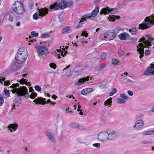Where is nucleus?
I'll list each match as a JSON object with an SVG mask.
<instances>
[{
	"instance_id": "79ce46f5",
	"label": "nucleus",
	"mask_w": 154,
	"mask_h": 154,
	"mask_svg": "<svg viewBox=\"0 0 154 154\" xmlns=\"http://www.w3.org/2000/svg\"><path fill=\"white\" fill-rule=\"evenodd\" d=\"M49 66L51 68H53L54 69H56V64L54 63H51L49 64Z\"/></svg>"
},
{
	"instance_id": "7ed1b4c3",
	"label": "nucleus",
	"mask_w": 154,
	"mask_h": 154,
	"mask_svg": "<svg viewBox=\"0 0 154 154\" xmlns=\"http://www.w3.org/2000/svg\"><path fill=\"white\" fill-rule=\"evenodd\" d=\"M154 14L146 17L142 23L139 25V29H145L152 26L154 25Z\"/></svg>"
},
{
	"instance_id": "dca6fc26",
	"label": "nucleus",
	"mask_w": 154,
	"mask_h": 154,
	"mask_svg": "<svg viewBox=\"0 0 154 154\" xmlns=\"http://www.w3.org/2000/svg\"><path fill=\"white\" fill-rule=\"evenodd\" d=\"M144 122L142 120H138L136 121L134 125L133 126L134 128H141L143 126Z\"/></svg>"
},
{
	"instance_id": "e2e57ef3",
	"label": "nucleus",
	"mask_w": 154,
	"mask_h": 154,
	"mask_svg": "<svg viewBox=\"0 0 154 154\" xmlns=\"http://www.w3.org/2000/svg\"><path fill=\"white\" fill-rule=\"evenodd\" d=\"M53 55H54V56L56 57H57L59 55H60V54H58L57 52L56 51H54V53H53Z\"/></svg>"
},
{
	"instance_id": "6e6d98bb",
	"label": "nucleus",
	"mask_w": 154,
	"mask_h": 154,
	"mask_svg": "<svg viewBox=\"0 0 154 154\" xmlns=\"http://www.w3.org/2000/svg\"><path fill=\"white\" fill-rule=\"evenodd\" d=\"M93 146L97 148H99L100 147V144L99 143H95L93 144Z\"/></svg>"
},
{
	"instance_id": "e433bc0d",
	"label": "nucleus",
	"mask_w": 154,
	"mask_h": 154,
	"mask_svg": "<svg viewBox=\"0 0 154 154\" xmlns=\"http://www.w3.org/2000/svg\"><path fill=\"white\" fill-rule=\"evenodd\" d=\"M50 36V33L49 32H46L43 34L42 35V38H45L49 37Z\"/></svg>"
},
{
	"instance_id": "7c9ffc66",
	"label": "nucleus",
	"mask_w": 154,
	"mask_h": 154,
	"mask_svg": "<svg viewBox=\"0 0 154 154\" xmlns=\"http://www.w3.org/2000/svg\"><path fill=\"white\" fill-rule=\"evenodd\" d=\"M116 102L119 104L124 103L126 102V100L121 98H118L116 99Z\"/></svg>"
},
{
	"instance_id": "cd10ccee",
	"label": "nucleus",
	"mask_w": 154,
	"mask_h": 154,
	"mask_svg": "<svg viewBox=\"0 0 154 154\" xmlns=\"http://www.w3.org/2000/svg\"><path fill=\"white\" fill-rule=\"evenodd\" d=\"M129 32L131 35H135L137 32V30L135 27H133L129 29Z\"/></svg>"
},
{
	"instance_id": "473e14b6",
	"label": "nucleus",
	"mask_w": 154,
	"mask_h": 154,
	"mask_svg": "<svg viewBox=\"0 0 154 154\" xmlns=\"http://www.w3.org/2000/svg\"><path fill=\"white\" fill-rule=\"evenodd\" d=\"M100 38L102 40H107V33L101 34L100 36Z\"/></svg>"
},
{
	"instance_id": "f03ea898",
	"label": "nucleus",
	"mask_w": 154,
	"mask_h": 154,
	"mask_svg": "<svg viewBox=\"0 0 154 154\" xmlns=\"http://www.w3.org/2000/svg\"><path fill=\"white\" fill-rule=\"evenodd\" d=\"M28 53L26 48H20L17 52L15 59L21 64L23 63L27 58Z\"/></svg>"
},
{
	"instance_id": "de8ad7c7",
	"label": "nucleus",
	"mask_w": 154,
	"mask_h": 154,
	"mask_svg": "<svg viewBox=\"0 0 154 154\" xmlns=\"http://www.w3.org/2000/svg\"><path fill=\"white\" fill-rule=\"evenodd\" d=\"M34 88L35 89L38 91H40L41 90V88L38 85H35Z\"/></svg>"
},
{
	"instance_id": "8fccbe9b",
	"label": "nucleus",
	"mask_w": 154,
	"mask_h": 154,
	"mask_svg": "<svg viewBox=\"0 0 154 154\" xmlns=\"http://www.w3.org/2000/svg\"><path fill=\"white\" fill-rule=\"evenodd\" d=\"M83 23H83V20L82 21V20H80L79 21L78 25L76 26L77 28H80Z\"/></svg>"
},
{
	"instance_id": "20e7f679",
	"label": "nucleus",
	"mask_w": 154,
	"mask_h": 154,
	"mask_svg": "<svg viewBox=\"0 0 154 154\" xmlns=\"http://www.w3.org/2000/svg\"><path fill=\"white\" fill-rule=\"evenodd\" d=\"M137 47V53L140 54L139 58L140 59L143 57L144 54L146 56H147L149 55L151 53L150 50H146L145 53H144V48L146 47L142 43H140Z\"/></svg>"
},
{
	"instance_id": "bf43d9fd",
	"label": "nucleus",
	"mask_w": 154,
	"mask_h": 154,
	"mask_svg": "<svg viewBox=\"0 0 154 154\" xmlns=\"http://www.w3.org/2000/svg\"><path fill=\"white\" fill-rule=\"evenodd\" d=\"M131 42L134 43L137 41V39L136 38H132L131 39Z\"/></svg>"
},
{
	"instance_id": "052dcab7",
	"label": "nucleus",
	"mask_w": 154,
	"mask_h": 154,
	"mask_svg": "<svg viewBox=\"0 0 154 154\" xmlns=\"http://www.w3.org/2000/svg\"><path fill=\"white\" fill-rule=\"evenodd\" d=\"M144 115L142 114H139L137 116V118L138 119H141L144 116Z\"/></svg>"
},
{
	"instance_id": "5701e85b",
	"label": "nucleus",
	"mask_w": 154,
	"mask_h": 154,
	"mask_svg": "<svg viewBox=\"0 0 154 154\" xmlns=\"http://www.w3.org/2000/svg\"><path fill=\"white\" fill-rule=\"evenodd\" d=\"M69 2H66L64 1H61L59 3L60 6V8L61 9H63L65 8L66 6H68Z\"/></svg>"
},
{
	"instance_id": "a211bd4d",
	"label": "nucleus",
	"mask_w": 154,
	"mask_h": 154,
	"mask_svg": "<svg viewBox=\"0 0 154 154\" xmlns=\"http://www.w3.org/2000/svg\"><path fill=\"white\" fill-rule=\"evenodd\" d=\"M19 86V85L18 83L13 84L11 87L13 89L11 90V92L13 94L17 93V92L18 91V89L17 87H18Z\"/></svg>"
},
{
	"instance_id": "f704fd0d",
	"label": "nucleus",
	"mask_w": 154,
	"mask_h": 154,
	"mask_svg": "<svg viewBox=\"0 0 154 154\" xmlns=\"http://www.w3.org/2000/svg\"><path fill=\"white\" fill-rule=\"evenodd\" d=\"M20 150L23 152L26 153L28 150V148L27 146H24L21 148Z\"/></svg>"
},
{
	"instance_id": "37998d69",
	"label": "nucleus",
	"mask_w": 154,
	"mask_h": 154,
	"mask_svg": "<svg viewBox=\"0 0 154 154\" xmlns=\"http://www.w3.org/2000/svg\"><path fill=\"white\" fill-rule=\"evenodd\" d=\"M117 92V89L116 88H114L113 89L112 91L110 92L109 94V95L112 96L115 94Z\"/></svg>"
},
{
	"instance_id": "6e6552de",
	"label": "nucleus",
	"mask_w": 154,
	"mask_h": 154,
	"mask_svg": "<svg viewBox=\"0 0 154 154\" xmlns=\"http://www.w3.org/2000/svg\"><path fill=\"white\" fill-rule=\"evenodd\" d=\"M108 140H112L115 139L119 136V134L117 131L113 130L107 131Z\"/></svg>"
},
{
	"instance_id": "2eb2a0df",
	"label": "nucleus",
	"mask_w": 154,
	"mask_h": 154,
	"mask_svg": "<svg viewBox=\"0 0 154 154\" xmlns=\"http://www.w3.org/2000/svg\"><path fill=\"white\" fill-rule=\"evenodd\" d=\"M89 76H87L86 77H84L82 78L79 79L74 84L75 86H80L83 84L84 82L86 81H88L89 80Z\"/></svg>"
},
{
	"instance_id": "338daca9",
	"label": "nucleus",
	"mask_w": 154,
	"mask_h": 154,
	"mask_svg": "<svg viewBox=\"0 0 154 154\" xmlns=\"http://www.w3.org/2000/svg\"><path fill=\"white\" fill-rule=\"evenodd\" d=\"M141 143H143V144H147V143H149V142L143 141H142L141 142Z\"/></svg>"
},
{
	"instance_id": "69168bd1",
	"label": "nucleus",
	"mask_w": 154,
	"mask_h": 154,
	"mask_svg": "<svg viewBox=\"0 0 154 154\" xmlns=\"http://www.w3.org/2000/svg\"><path fill=\"white\" fill-rule=\"evenodd\" d=\"M29 37L30 39V42H33L34 41L36 40H35L33 38L32 39V37L30 36H29Z\"/></svg>"
},
{
	"instance_id": "bb28decb",
	"label": "nucleus",
	"mask_w": 154,
	"mask_h": 154,
	"mask_svg": "<svg viewBox=\"0 0 154 154\" xmlns=\"http://www.w3.org/2000/svg\"><path fill=\"white\" fill-rule=\"evenodd\" d=\"M91 17L90 14L88 13L82 16L81 20L83 21H87L88 20L90 19Z\"/></svg>"
},
{
	"instance_id": "13d9d810",
	"label": "nucleus",
	"mask_w": 154,
	"mask_h": 154,
	"mask_svg": "<svg viewBox=\"0 0 154 154\" xmlns=\"http://www.w3.org/2000/svg\"><path fill=\"white\" fill-rule=\"evenodd\" d=\"M102 69V67L100 66H97L95 68V70L96 71H99Z\"/></svg>"
},
{
	"instance_id": "c9c22d12",
	"label": "nucleus",
	"mask_w": 154,
	"mask_h": 154,
	"mask_svg": "<svg viewBox=\"0 0 154 154\" xmlns=\"http://www.w3.org/2000/svg\"><path fill=\"white\" fill-rule=\"evenodd\" d=\"M119 63L118 60L115 58H113L112 60V65H116Z\"/></svg>"
},
{
	"instance_id": "0e129e2a",
	"label": "nucleus",
	"mask_w": 154,
	"mask_h": 154,
	"mask_svg": "<svg viewBox=\"0 0 154 154\" xmlns=\"http://www.w3.org/2000/svg\"><path fill=\"white\" fill-rule=\"evenodd\" d=\"M125 79L126 80V82L127 83L133 82L131 80L128 79V78H126Z\"/></svg>"
},
{
	"instance_id": "774afa93",
	"label": "nucleus",
	"mask_w": 154,
	"mask_h": 154,
	"mask_svg": "<svg viewBox=\"0 0 154 154\" xmlns=\"http://www.w3.org/2000/svg\"><path fill=\"white\" fill-rule=\"evenodd\" d=\"M150 111L154 112V106H153L151 109Z\"/></svg>"
},
{
	"instance_id": "423d86ee",
	"label": "nucleus",
	"mask_w": 154,
	"mask_h": 154,
	"mask_svg": "<svg viewBox=\"0 0 154 154\" xmlns=\"http://www.w3.org/2000/svg\"><path fill=\"white\" fill-rule=\"evenodd\" d=\"M28 89L24 86H23L18 89L17 95L19 96H25V97L27 98L29 97L28 94Z\"/></svg>"
},
{
	"instance_id": "a878e982",
	"label": "nucleus",
	"mask_w": 154,
	"mask_h": 154,
	"mask_svg": "<svg viewBox=\"0 0 154 154\" xmlns=\"http://www.w3.org/2000/svg\"><path fill=\"white\" fill-rule=\"evenodd\" d=\"M60 8L59 3H55L54 4L50 6V9L51 10L53 9L54 10H57Z\"/></svg>"
},
{
	"instance_id": "09e8293b",
	"label": "nucleus",
	"mask_w": 154,
	"mask_h": 154,
	"mask_svg": "<svg viewBox=\"0 0 154 154\" xmlns=\"http://www.w3.org/2000/svg\"><path fill=\"white\" fill-rule=\"evenodd\" d=\"M34 4L33 2H30L29 3V7L31 10H32L34 8Z\"/></svg>"
},
{
	"instance_id": "c85d7f7f",
	"label": "nucleus",
	"mask_w": 154,
	"mask_h": 154,
	"mask_svg": "<svg viewBox=\"0 0 154 154\" xmlns=\"http://www.w3.org/2000/svg\"><path fill=\"white\" fill-rule=\"evenodd\" d=\"M141 133L144 135H152L154 134V131L149 130L146 131L142 132Z\"/></svg>"
},
{
	"instance_id": "412c9836",
	"label": "nucleus",
	"mask_w": 154,
	"mask_h": 154,
	"mask_svg": "<svg viewBox=\"0 0 154 154\" xmlns=\"http://www.w3.org/2000/svg\"><path fill=\"white\" fill-rule=\"evenodd\" d=\"M108 40H111L114 39L116 37V35L114 32H109L107 33Z\"/></svg>"
},
{
	"instance_id": "f8f14e48",
	"label": "nucleus",
	"mask_w": 154,
	"mask_h": 154,
	"mask_svg": "<svg viewBox=\"0 0 154 154\" xmlns=\"http://www.w3.org/2000/svg\"><path fill=\"white\" fill-rule=\"evenodd\" d=\"M116 11L115 9H112L110 10L109 7H106V8H103L102 9L100 12V14H105L109 12H110L111 14H114Z\"/></svg>"
},
{
	"instance_id": "5fc2aeb1",
	"label": "nucleus",
	"mask_w": 154,
	"mask_h": 154,
	"mask_svg": "<svg viewBox=\"0 0 154 154\" xmlns=\"http://www.w3.org/2000/svg\"><path fill=\"white\" fill-rule=\"evenodd\" d=\"M118 53L120 57H121V56H122L123 54V51L121 50L120 49L118 50Z\"/></svg>"
},
{
	"instance_id": "9b49d317",
	"label": "nucleus",
	"mask_w": 154,
	"mask_h": 154,
	"mask_svg": "<svg viewBox=\"0 0 154 154\" xmlns=\"http://www.w3.org/2000/svg\"><path fill=\"white\" fill-rule=\"evenodd\" d=\"M45 134L47 138L51 143L53 144H55L56 143V140L54 134L48 131H46Z\"/></svg>"
},
{
	"instance_id": "4468645a",
	"label": "nucleus",
	"mask_w": 154,
	"mask_h": 154,
	"mask_svg": "<svg viewBox=\"0 0 154 154\" xmlns=\"http://www.w3.org/2000/svg\"><path fill=\"white\" fill-rule=\"evenodd\" d=\"M37 50L39 53L42 54H46L48 53L47 48L41 45L37 47Z\"/></svg>"
},
{
	"instance_id": "c03bdc74",
	"label": "nucleus",
	"mask_w": 154,
	"mask_h": 154,
	"mask_svg": "<svg viewBox=\"0 0 154 154\" xmlns=\"http://www.w3.org/2000/svg\"><path fill=\"white\" fill-rule=\"evenodd\" d=\"M120 97L122 99H128V97L127 96H125V94H120Z\"/></svg>"
},
{
	"instance_id": "72a5a7b5",
	"label": "nucleus",
	"mask_w": 154,
	"mask_h": 154,
	"mask_svg": "<svg viewBox=\"0 0 154 154\" xmlns=\"http://www.w3.org/2000/svg\"><path fill=\"white\" fill-rule=\"evenodd\" d=\"M5 79V78L4 77V74L2 73L0 74V83L2 84L3 82H4Z\"/></svg>"
},
{
	"instance_id": "aec40b11",
	"label": "nucleus",
	"mask_w": 154,
	"mask_h": 154,
	"mask_svg": "<svg viewBox=\"0 0 154 154\" xmlns=\"http://www.w3.org/2000/svg\"><path fill=\"white\" fill-rule=\"evenodd\" d=\"M93 91V89L91 88H85L82 90V94L84 95H87L91 92Z\"/></svg>"
},
{
	"instance_id": "864d4df0",
	"label": "nucleus",
	"mask_w": 154,
	"mask_h": 154,
	"mask_svg": "<svg viewBox=\"0 0 154 154\" xmlns=\"http://www.w3.org/2000/svg\"><path fill=\"white\" fill-rule=\"evenodd\" d=\"M10 83V81H6L4 82V85L5 86H8L9 85Z\"/></svg>"
},
{
	"instance_id": "680f3d73",
	"label": "nucleus",
	"mask_w": 154,
	"mask_h": 154,
	"mask_svg": "<svg viewBox=\"0 0 154 154\" xmlns=\"http://www.w3.org/2000/svg\"><path fill=\"white\" fill-rule=\"evenodd\" d=\"M127 93L130 96H132L133 94V93L132 91L130 90L128 91H127Z\"/></svg>"
},
{
	"instance_id": "ddd939ff",
	"label": "nucleus",
	"mask_w": 154,
	"mask_h": 154,
	"mask_svg": "<svg viewBox=\"0 0 154 154\" xmlns=\"http://www.w3.org/2000/svg\"><path fill=\"white\" fill-rule=\"evenodd\" d=\"M151 74H154V64H151V66L148 67L144 72V75H147Z\"/></svg>"
},
{
	"instance_id": "4d7b16f0",
	"label": "nucleus",
	"mask_w": 154,
	"mask_h": 154,
	"mask_svg": "<svg viewBox=\"0 0 154 154\" xmlns=\"http://www.w3.org/2000/svg\"><path fill=\"white\" fill-rule=\"evenodd\" d=\"M100 88L102 89H106V86L105 85H100Z\"/></svg>"
},
{
	"instance_id": "f257e3e1",
	"label": "nucleus",
	"mask_w": 154,
	"mask_h": 154,
	"mask_svg": "<svg viewBox=\"0 0 154 154\" xmlns=\"http://www.w3.org/2000/svg\"><path fill=\"white\" fill-rule=\"evenodd\" d=\"M13 11H10L8 12L9 17L8 20L11 22L13 21L14 17L16 19L19 18L20 15L24 14L25 11V9L23 5L20 2L16 1L12 5Z\"/></svg>"
},
{
	"instance_id": "603ef678",
	"label": "nucleus",
	"mask_w": 154,
	"mask_h": 154,
	"mask_svg": "<svg viewBox=\"0 0 154 154\" xmlns=\"http://www.w3.org/2000/svg\"><path fill=\"white\" fill-rule=\"evenodd\" d=\"M82 35L83 36H84L85 37H87L88 36V34L87 32L85 31H84L82 32ZM82 35H81V36H82Z\"/></svg>"
},
{
	"instance_id": "4c0bfd02",
	"label": "nucleus",
	"mask_w": 154,
	"mask_h": 154,
	"mask_svg": "<svg viewBox=\"0 0 154 154\" xmlns=\"http://www.w3.org/2000/svg\"><path fill=\"white\" fill-rule=\"evenodd\" d=\"M108 18L109 19V20L110 21H114L116 19V17L114 15H109V17H108Z\"/></svg>"
},
{
	"instance_id": "49530a36",
	"label": "nucleus",
	"mask_w": 154,
	"mask_h": 154,
	"mask_svg": "<svg viewBox=\"0 0 154 154\" xmlns=\"http://www.w3.org/2000/svg\"><path fill=\"white\" fill-rule=\"evenodd\" d=\"M31 34L33 37H37L38 35V34L35 32V31H32L31 32Z\"/></svg>"
},
{
	"instance_id": "3c124183",
	"label": "nucleus",
	"mask_w": 154,
	"mask_h": 154,
	"mask_svg": "<svg viewBox=\"0 0 154 154\" xmlns=\"http://www.w3.org/2000/svg\"><path fill=\"white\" fill-rule=\"evenodd\" d=\"M106 57V54L105 53H103L101 54V58L102 59H105Z\"/></svg>"
},
{
	"instance_id": "ea45409f",
	"label": "nucleus",
	"mask_w": 154,
	"mask_h": 154,
	"mask_svg": "<svg viewBox=\"0 0 154 154\" xmlns=\"http://www.w3.org/2000/svg\"><path fill=\"white\" fill-rule=\"evenodd\" d=\"M27 80L26 79H25L23 78L22 79L20 80V82L22 84H25L26 85H27V82L26 81H27Z\"/></svg>"
},
{
	"instance_id": "b1692460",
	"label": "nucleus",
	"mask_w": 154,
	"mask_h": 154,
	"mask_svg": "<svg viewBox=\"0 0 154 154\" xmlns=\"http://www.w3.org/2000/svg\"><path fill=\"white\" fill-rule=\"evenodd\" d=\"M99 11V8L97 6L94 9L93 11L91 14H90V15L92 17H95Z\"/></svg>"
},
{
	"instance_id": "393cba45",
	"label": "nucleus",
	"mask_w": 154,
	"mask_h": 154,
	"mask_svg": "<svg viewBox=\"0 0 154 154\" xmlns=\"http://www.w3.org/2000/svg\"><path fill=\"white\" fill-rule=\"evenodd\" d=\"M72 30L70 29L69 27L67 26L64 28L62 31L63 34L69 33L71 32Z\"/></svg>"
},
{
	"instance_id": "2f4dec72",
	"label": "nucleus",
	"mask_w": 154,
	"mask_h": 154,
	"mask_svg": "<svg viewBox=\"0 0 154 154\" xmlns=\"http://www.w3.org/2000/svg\"><path fill=\"white\" fill-rule=\"evenodd\" d=\"M69 126L73 128H76L79 126V125L77 123L72 122L69 125Z\"/></svg>"
},
{
	"instance_id": "f3484780",
	"label": "nucleus",
	"mask_w": 154,
	"mask_h": 154,
	"mask_svg": "<svg viewBox=\"0 0 154 154\" xmlns=\"http://www.w3.org/2000/svg\"><path fill=\"white\" fill-rule=\"evenodd\" d=\"M33 102H35L36 104H44L46 103L45 99H43L41 97H37L33 101Z\"/></svg>"
},
{
	"instance_id": "58836bf2",
	"label": "nucleus",
	"mask_w": 154,
	"mask_h": 154,
	"mask_svg": "<svg viewBox=\"0 0 154 154\" xmlns=\"http://www.w3.org/2000/svg\"><path fill=\"white\" fill-rule=\"evenodd\" d=\"M37 94L34 92H32L29 95V97L32 99H34L37 96Z\"/></svg>"
},
{
	"instance_id": "6ab92c4d",
	"label": "nucleus",
	"mask_w": 154,
	"mask_h": 154,
	"mask_svg": "<svg viewBox=\"0 0 154 154\" xmlns=\"http://www.w3.org/2000/svg\"><path fill=\"white\" fill-rule=\"evenodd\" d=\"M119 38L120 40H125L127 37H129V35L127 32H122L119 35Z\"/></svg>"
},
{
	"instance_id": "39448f33",
	"label": "nucleus",
	"mask_w": 154,
	"mask_h": 154,
	"mask_svg": "<svg viewBox=\"0 0 154 154\" xmlns=\"http://www.w3.org/2000/svg\"><path fill=\"white\" fill-rule=\"evenodd\" d=\"M21 64L16 60H13L11 63L10 66L8 69V71L10 72H14L20 69L21 68Z\"/></svg>"
},
{
	"instance_id": "a18cd8bd",
	"label": "nucleus",
	"mask_w": 154,
	"mask_h": 154,
	"mask_svg": "<svg viewBox=\"0 0 154 154\" xmlns=\"http://www.w3.org/2000/svg\"><path fill=\"white\" fill-rule=\"evenodd\" d=\"M4 102L3 97L1 94H0V106H2Z\"/></svg>"
},
{
	"instance_id": "9d476101",
	"label": "nucleus",
	"mask_w": 154,
	"mask_h": 154,
	"mask_svg": "<svg viewBox=\"0 0 154 154\" xmlns=\"http://www.w3.org/2000/svg\"><path fill=\"white\" fill-rule=\"evenodd\" d=\"M107 131L99 133L98 135V139L101 141L106 142L108 140Z\"/></svg>"
},
{
	"instance_id": "4be33fe9",
	"label": "nucleus",
	"mask_w": 154,
	"mask_h": 154,
	"mask_svg": "<svg viewBox=\"0 0 154 154\" xmlns=\"http://www.w3.org/2000/svg\"><path fill=\"white\" fill-rule=\"evenodd\" d=\"M17 127V124H11L8 125V128L11 132L13 131H15Z\"/></svg>"
},
{
	"instance_id": "0eeeda50",
	"label": "nucleus",
	"mask_w": 154,
	"mask_h": 154,
	"mask_svg": "<svg viewBox=\"0 0 154 154\" xmlns=\"http://www.w3.org/2000/svg\"><path fill=\"white\" fill-rule=\"evenodd\" d=\"M38 14L35 13L33 16V18L34 20L38 19L39 16H44L48 13V10L46 8L40 9L39 10Z\"/></svg>"
},
{
	"instance_id": "c756f323",
	"label": "nucleus",
	"mask_w": 154,
	"mask_h": 154,
	"mask_svg": "<svg viewBox=\"0 0 154 154\" xmlns=\"http://www.w3.org/2000/svg\"><path fill=\"white\" fill-rule=\"evenodd\" d=\"M112 98L110 97L109 99H108L105 101L104 104L105 105L107 106L109 105L110 106L111 105V103H112Z\"/></svg>"
},
{
	"instance_id": "1a4fd4ad",
	"label": "nucleus",
	"mask_w": 154,
	"mask_h": 154,
	"mask_svg": "<svg viewBox=\"0 0 154 154\" xmlns=\"http://www.w3.org/2000/svg\"><path fill=\"white\" fill-rule=\"evenodd\" d=\"M146 37L147 40H145V38L143 37L140 38L139 40V42L143 43L146 46H149L151 45L152 44L151 42L153 40V38L148 35H146Z\"/></svg>"
},
{
	"instance_id": "a19ab883",
	"label": "nucleus",
	"mask_w": 154,
	"mask_h": 154,
	"mask_svg": "<svg viewBox=\"0 0 154 154\" xmlns=\"http://www.w3.org/2000/svg\"><path fill=\"white\" fill-rule=\"evenodd\" d=\"M4 92L5 94L6 97H8L10 96V94L9 93V91L8 90L4 88Z\"/></svg>"
}]
</instances>
